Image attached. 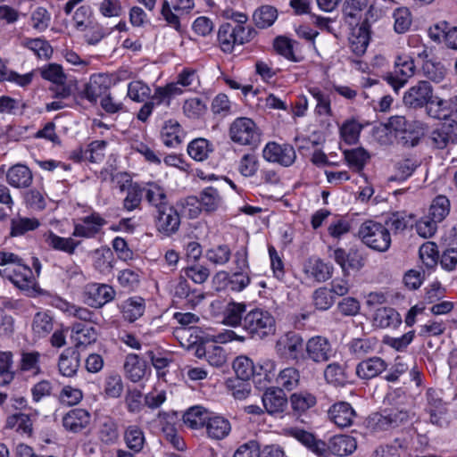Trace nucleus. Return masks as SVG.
<instances>
[{"instance_id": "f8f14e48", "label": "nucleus", "mask_w": 457, "mask_h": 457, "mask_svg": "<svg viewBox=\"0 0 457 457\" xmlns=\"http://www.w3.org/2000/svg\"><path fill=\"white\" fill-rule=\"evenodd\" d=\"M303 347L302 337L295 332H287L281 336L276 342L277 353L286 359L298 360Z\"/></svg>"}, {"instance_id": "680f3d73", "label": "nucleus", "mask_w": 457, "mask_h": 457, "mask_svg": "<svg viewBox=\"0 0 457 457\" xmlns=\"http://www.w3.org/2000/svg\"><path fill=\"white\" fill-rule=\"evenodd\" d=\"M422 72L428 79L434 83L443 82L446 75L445 66L432 60H427L423 62Z\"/></svg>"}, {"instance_id": "7ed1b4c3", "label": "nucleus", "mask_w": 457, "mask_h": 457, "mask_svg": "<svg viewBox=\"0 0 457 457\" xmlns=\"http://www.w3.org/2000/svg\"><path fill=\"white\" fill-rule=\"evenodd\" d=\"M255 34V29L251 26L225 23L219 29L218 41L224 53H232L236 46L250 42Z\"/></svg>"}, {"instance_id": "4d7b16f0", "label": "nucleus", "mask_w": 457, "mask_h": 457, "mask_svg": "<svg viewBox=\"0 0 457 457\" xmlns=\"http://www.w3.org/2000/svg\"><path fill=\"white\" fill-rule=\"evenodd\" d=\"M422 124L419 121H413L406 131H402L398 137L399 142L405 147H414L420 140Z\"/></svg>"}, {"instance_id": "5701e85b", "label": "nucleus", "mask_w": 457, "mask_h": 457, "mask_svg": "<svg viewBox=\"0 0 457 457\" xmlns=\"http://www.w3.org/2000/svg\"><path fill=\"white\" fill-rule=\"evenodd\" d=\"M333 258L345 274H347L350 270H359L364 265L363 258L358 251L351 250L346 253L344 249L337 248L333 253Z\"/></svg>"}, {"instance_id": "393cba45", "label": "nucleus", "mask_w": 457, "mask_h": 457, "mask_svg": "<svg viewBox=\"0 0 457 457\" xmlns=\"http://www.w3.org/2000/svg\"><path fill=\"white\" fill-rule=\"evenodd\" d=\"M119 309L125 320L134 322L143 316L145 311V302L140 296H131L121 302L119 304Z\"/></svg>"}, {"instance_id": "20e7f679", "label": "nucleus", "mask_w": 457, "mask_h": 457, "mask_svg": "<svg viewBox=\"0 0 457 457\" xmlns=\"http://www.w3.org/2000/svg\"><path fill=\"white\" fill-rule=\"evenodd\" d=\"M358 236L367 246L378 252H386L391 245L388 228L374 220H366L361 223Z\"/></svg>"}, {"instance_id": "6e6d98bb", "label": "nucleus", "mask_w": 457, "mask_h": 457, "mask_svg": "<svg viewBox=\"0 0 457 457\" xmlns=\"http://www.w3.org/2000/svg\"><path fill=\"white\" fill-rule=\"evenodd\" d=\"M447 106L448 100L432 96L429 103L426 107V111L428 115L434 119L447 120L450 113Z\"/></svg>"}, {"instance_id": "cd10ccee", "label": "nucleus", "mask_w": 457, "mask_h": 457, "mask_svg": "<svg viewBox=\"0 0 457 457\" xmlns=\"http://www.w3.org/2000/svg\"><path fill=\"white\" fill-rule=\"evenodd\" d=\"M370 37V24L365 21L359 27L353 29L350 38L352 51L358 56L362 55L369 46Z\"/></svg>"}, {"instance_id": "3c124183", "label": "nucleus", "mask_w": 457, "mask_h": 457, "mask_svg": "<svg viewBox=\"0 0 457 457\" xmlns=\"http://www.w3.org/2000/svg\"><path fill=\"white\" fill-rule=\"evenodd\" d=\"M98 436L106 445L116 443L119 439L117 422L111 418H106L100 425Z\"/></svg>"}, {"instance_id": "f704fd0d", "label": "nucleus", "mask_w": 457, "mask_h": 457, "mask_svg": "<svg viewBox=\"0 0 457 457\" xmlns=\"http://www.w3.org/2000/svg\"><path fill=\"white\" fill-rule=\"evenodd\" d=\"M44 240L52 249L69 254H73L79 245V242H76L71 237H62L52 231H48L44 235Z\"/></svg>"}, {"instance_id": "6e6552de", "label": "nucleus", "mask_w": 457, "mask_h": 457, "mask_svg": "<svg viewBox=\"0 0 457 457\" xmlns=\"http://www.w3.org/2000/svg\"><path fill=\"white\" fill-rule=\"evenodd\" d=\"M83 295L88 306L102 308L115 298L116 291L107 284L89 283L84 287Z\"/></svg>"}, {"instance_id": "2f4dec72", "label": "nucleus", "mask_w": 457, "mask_h": 457, "mask_svg": "<svg viewBox=\"0 0 457 457\" xmlns=\"http://www.w3.org/2000/svg\"><path fill=\"white\" fill-rule=\"evenodd\" d=\"M123 439L126 446L134 453H140L145 445V436L143 429L137 425H129L125 428Z\"/></svg>"}, {"instance_id": "e433bc0d", "label": "nucleus", "mask_w": 457, "mask_h": 457, "mask_svg": "<svg viewBox=\"0 0 457 457\" xmlns=\"http://www.w3.org/2000/svg\"><path fill=\"white\" fill-rule=\"evenodd\" d=\"M290 434L303 445L319 455L324 454L327 451L328 446L326 443L316 439L312 433L303 429L292 428L290 429Z\"/></svg>"}, {"instance_id": "864d4df0", "label": "nucleus", "mask_w": 457, "mask_h": 457, "mask_svg": "<svg viewBox=\"0 0 457 457\" xmlns=\"http://www.w3.org/2000/svg\"><path fill=\"white\" fill-rule=\"evenodd\" d=\"M40 225L36 218L17 217L11 221V235L12 237L24 235L26 232L35 230Z\"/></svg>"}, {"instance_id": "f3484780", "label": "nucleus", "mask_w": 457, "mask_h": 457, "mask_svg": "<svg viewBox=\"0 0 457 457\" xmlns=\"http://www.w3.org/2000/svg\"><path fill=\"white\" fill-rule=\"evenodd\" d=\"M142 192L146 202L151 207L154 208L155 212L171 205L165 188L156 182L146 183L143 187Z\"/></svg>"}, {"instance_id": "dca6fc26", "label": "nucleus", "mask_w": 457, "mask_h": 457, "mask_svg": "<svg viewBox=\"0 0 457 457\" xmlns=\"http://www.w3.org/2000/svg\"><path fill=\"white\" fill-rule=\"evenodd\" d=\"M307 356L315 362H325L332 355V347L328 340L322 337L310 338L305 345Z\"/></svg>"}, {"instance_id": "ea45409f", "label": "nucleus", "mask_w": 457, "mask_h": 457, "mask_svg": "<svg viewBox=\"0 0 457 457\" xmlns=\"http://www.w3.org/2000/svg\"><path fill=\"white\" fill-rule=\"evenodd\" d=\"M71 333L76 347L90 345L97 339L96 331L93 327H88L79 322L72 325Z\"/></svg>"}, {"instance_id": "4c0bfd02", "label": "nucleus", "mask_w": 457, "mask_h": 457, "mask_svg": "<svg viewBox=\"0 0 457 457\" xmlns=\"http://www.w3.org/2000/svg\"><path fill=\"white\" fill-rule=\"evenodd\" d=\"M300 378V371L296 368L289 366L278 372L276 383L282 391H292L299 386Z\"/></svg>"}, {"instance_id": "603ef678", "label": "nucleus", "mask_w": 457, "mask_h": 457, "mask_svg": "<svg viewBox=\"0 0 457 457\" xmlns=\"http://www.w3.org/2000/svg\"><path fill=\"white\" fill-rule=\"evenodd\" d=\"M324 377L328 383L336 386H345L348 380L345 368L337 362L330 363L326 367Z\"/></svg>"}, {"instance_id": "5fc2aeb1", "label": "nucleus", "mask_w": 457, "mask_h": 457, "mask_svg": "<svg viewBox=\"0 0 457 457\" xmlns=\"http://www.w3.org/2000/svg\"><path fill=\"white\" fill-rule=\"evenodd\" d=\"M106 145L107 142L104 140L93 141L85 151H81L79 160H88L94 163L102 162L104 158Z\"/></svg>"}, {"instance_id": "338daca9", "label": "nucleus", "mask_w": 457, "mask_h": 457, "mask_svg": "<svg viewBox=\"0 0 457 457\" xmlns=\"http://www.w3.org/2000/svg\"><path fill=\"white\" fill-rule=\"evenodd\" d=\"M259 170L258 157L252 153L245 154L238 162L237 170L245 177H253Z\"/></svg>"}, {"instance_id": "bf43d9fd", "label": "nucleus", "mask_w": 457, "mask_h": 457, "mask_svg": "<svg viewBox=\"0 0 457 457\" xmlns=\"http://www.w3.org/2000/svg\"><path fill=\"white\" fill-rule=\"evenodd\" d=\"M450 212V201L445 195H437L429 208V217L435 221L441 222Z\"/></svg>"}, {"instance_id": "c85d7f7f", "label": "nucleus", "mask_w": 457, "mask_h": 457, "mask_svg": "<svg viewBox=\"0 0 457 457\" xmlns=\"http://www.w3.org/2000/svg\"><path fill=\"white\" fill-rule=\"evenodd\" d=\"M205 428L208 437L214 440H221L229 434L231 425L224 417L211 412Z\"/></svg>"}, {"instance_id": "a18cd8bd", "label": "nucleus", "mask_w": 457, "mask_h": 457, "mask_svg": "<svg viewBox=\"0 0 457 457\" xmlns=\"http://www.w3.org/2000/svg\"><path fill=\"white\" fill-rule=\"evenodd\" d=\"M95 254V268L102 274L110 273L114 265V257L111 249L108 247H101L96 250Z\"/></svg>"}, {"instance_id": "052dcab7", "label": "nucleus", "mask_w": 457, "mask_h": 457, "mask_svg": "<svg viewBox=\"0 0 457 457\" xmlns=\"http://www.w3.org/2000/svg\"><path fill=\"white\" fill-rule=\"evenodd\" d=\"M222 203L218 190L212 187H206L200 194V204L206 212L216 211Z\"/></svg>"}, {"instance_id": "6ab92c4d", "label": "nucleus", "mask_w": 457, "mask_h": 457, "mask_svg": "<svg viewBox=\"0 0 457 457\" xmlns=\"http://www.w3.org/2000/svg\"><path fill=\"white\" fill-rule=\"evenodd\" d=\"M332 267L320 258L312 257L303 264V272L308 278L324 282L332 276Z\"/></svg>"}, {"instance_id": "0e129e2a", "label": "nucleus", "mask_w": 457, "mask_h": 457, "mask_svg": "<svg viewBox=\"0 0 457 457\" xmlns=\"http://www.w3.org/2000/svg\"><path fill=\"white\" fill-rule=\"evenodd\" d=\"M41 77L52 82L53 84H63L67 80V76L62 67L57 63H48L39 70Z\"/></svg>"}, {"instance_id": "423d86ee", "label": "nucleus", "mask_w": 457, "mask_h": 457, "mask_svg": "<svg viewBox=\"0 0 457 457\" xmlns=\"http://www.w3.org/2000/svg\"><path fill=\"white\" fill-rule=\"evenodd\" d=\"M415 70L412 56L408 54H402L395 58L394 72L386 74L385 79L397 93L405 86L408 79L414 75Z\"/></svg>"}, {"instance_id": "f257e3e1", "label": "nucleus", "mask_w": 457, "mask_h": 457, "mask_svg": "<svg viewBox=\"0 0 457 457\" xmlns=\"http://www.w3.org/2000/svg\"><path fill=\"white\" fill-rule=\"evenodd\" d=\"M228 137L240 146L256 149L262 142V130L252 119L238 117L229 124Z\"/></svg>"}, {"instance_id": "7c9ffc66", "label": "nucleus", "mask_w": 457, "mask_h": 457, "mask_svg": "<svg viewBox=\"0 0 457 457\" xmlns=\"http://www.w3.org/2000/svg\"><path fill=\"white\" fill-rule=\"evenodd\" d=\"M378 341L375 337L353 338L347 345L350 353L357 359L376 352Z\"/></svg>"}, {"instance_id": "4468645a", "label": "nucleus", "mask_w": 457, "mask_h": 457, "mask_svg": "<svg viewBox=\"0 0 457 457\" xmlns=\"http://www.w3.org/2000/svg\"><path fill=\"white\" fill-rule=\"evenodd\" d=\"M110 78L105 74H93L85 84L82 96L90 103H96L99 97L104 96L110 87Z\"/></svg>"}, {"instance_id": "4be33fe9", "label": "nucleus", "mask_w": 457, "mask_h": 457, "mask_svg": "<svg viewBox=\"0 0 457 457\" xmlns=\"http://www.w3.org/2000/svg\"><path fill=\"white\" fill-rule=\"evenodd\" d=\"M90 422V414L85 409H73L62 418L63 428L71 432L79 433L86 428Z\"/></svg>"}, {"instance_id": "c03bdc74", "label": "nucleus", "mask_w": 457, "mask_h": 457, "mask_svg": "<svg viewBox=\"0 0 457 457\" xmlns=\"http://www.w3.org/2000/svg\"><path fill=\"white\" fill-rule=\"evenodd\" d=\"M21 45L32 51L38 58L47 60L53 54L50 44L43 38H24Z\"/></svg>"}, {"instance_id": "69168bd1", "label": "nucleus", "mask_w": 457, "mask_h": 457, "mask_svg": "<svg viewBox=\"0 0 457 457\" xmlns=\"http://www.w3.org/2000/svg\"><path fill=\"white\" fill-rule=\"evenodd\" d=\"M92 9L89 5H81L72 13L71 21L79 31H85L91 25Z\"/></svg>"}, {"instance_id": "ddd939ff", "label": "nucleus", "mask_w": 457, "mask_h": 457, "mask_svg": "<svg viewBox=\"0 0 457 457\" xmlns=\"http://www.w3.org/2000/svg\"><path fill=\"white\" fill-rule=\"evenodd\" d=\"M106 223V220L100 213L93 212L81 218V223L75 224L72 236L93 238L100 233Z\"/></svg>"}, {"instance_id": "bb28decb", "label": "nucleus", "mask_w": 457, "mask_h": 457, "mask_svg": "<svg viewBox=\"0 0 457 457\" xmlns=\"http://www.w3.org/2000/svg\"><path fill=\"white\" fill-rule=\"evenodd\" d=\"M8 184L16 188L29 187L33 180L31 170L25 165L16 164L6 172Z\"/></svg>"}, {"instance_id": "a878e982", "label": "nucleus", "mask_w": 457, "mask_h": 457, "mask_svg": "<svg viewBox=\"0 0 457 457\" xmlns=\"http://www.w3.org/2000/svg\"><path fill=\"white\" fill-rule=\"evenodd\" d=\"M387 368L386 362L380 357H370L361 362L356 366V374L361 379L373 378Z\"/></svg>"}, {"instance_id": "2eb2a0df", "label": "nucleus", "mask_w": 457, "mask_h": 457, "mask_svg": "<svg viewBox=\"0 0 457 457\" xmlns=\"http://www.w3.org/2000/svg\"><path fill=\"white\" fill-rule=\"evenodd\" d=\"M123 370L126 378L133 383L142 381L150 370L146 361L136 353L126 356Z\"/></svg>"}, {"instance_id": "1a4fd4ad", "label": "nucleus", "mask_w": 457, "mask_h": 457, "mask_svg": "<svg viewBox=\"0 0 457 457\" xmlns=\"http://www.w3.org/2000/svg\"><path fill=\"white\" fill-rule=\"evenodd\" d=\"M262 157L269 162L289 167L295 162L296 154L295 148L289 144L269 142L262 150Z\"/></svg>"}, {"instance_id": "f03ea898", "label": "nucleus", "mask_w": 457, "mask_h": 457, "mask_svg": "<svg viewBox=\"0 0 457 457\" xmlns=\"http://www.w3.org/2000/svg\"><path fill=\"white\" fill-rule=\"evenodd\" d=\"M243 328L254 339H263L276 332V320L272 314L256 308L245 314Z\"/></svg>"}, {"instance_id": "b1692460", "label": "nucleus", "mask_w": 457, "mask_h": 457, "mask_svg": "<svg viewBox=\"0 0 457 457\" xmlns=\"http://www.w3.org/2000/svg\"><path fill=\"white\" fill-rule=\"evenodd\" d=\"M79 365L80 354L74 349L67 348L59 356L58 370L64 377H74L77 374Z\"/></svg>"}, {"instance_id": "79ce46f5", "label": "nucleus", "mask_w": 457, "mask_h": 457, "mask_svg": "<svg viewBox=\"0 0 457 457\" xmlns=\"http://www.w3.org/2000/svg\"><path fill=\"white\" fill-rule=\"evenodd\" d=\"M310 95L315 99V114L319 116H332L331 101L328 95H326L320 87H312L308 89Z\"/></svg>"}, {"instance_id": "473e14b6", "label": "nucleus", "mask_w": 457, "mask_h": 457, "mask_svg": "<svg viewBox=\"0 0 457 457\" xmlns=\"http://www.w3.org/2000/svg\"><path fill=\"white\" fill-rule=\"evenodd\" d=\"M400 314L393 308H378L373 317V325L380 328H396L401 324Z\"/></svg>"}, {"instance_id": "a19ab883", "label": "nucleus", "mask_w": 457, "mask_h": 457, "mask_svg": "<svg viewBox=\"0 0 457 457\" xmlns=\"http://www.w3.org/2000/svg\"><path fill=\"white\" fill-rule=\"evenodd\" d=\"M292 410L298 413L303 414L311 408L314 407L317 403L316 396L307 391H301L294 393L289 398Z\"/></svg>"}, {"instance_id": "39448f33", "label": "nucleus", "mask_w": 457, "mask_h": 457, "mask_svg": "<svg viewBox=\"0 0 457 457\" xmlns=\"http://www.w3.org/2000/svg\"><path fill=\"white\" fill-rule=\"evenodd\" d=\"M410 420V413L404 408H390L383 412L371 414L368 420V427L374 432L386 431L395 428L407 423Z\"/></svg>"}, {"instance_id": "412c9836", "label": "nucleus", "mask_w": 457, "mask_h": 457, "mask_svg": "<svg viewBox=\"0 0 457 457\" xmlns=\"http://www.w3.org/2000/svg\"><path fill=\"white\" fill-rule=\"evenodd\" d=\"M430 139L439 149L446 147L448 144L457 143V122L442 124L432 131Z\"/></svg>"}, {"instance_id": "c9c22d12", "label": "nucleus", "mask_w": 457, "mask_h": 457, "mask_svg": "<svg viewBox=\"0 0 457 457\" xmlns=\"http://www.w3.org/2000/svg\"><path fill=\"white\" fill-rule=\"evenodd\" d=\"M357 447L355 439L346 435L335 436L329 443V451L338 456L351 454Z\"/></svg>"}, {"instance_id": "0eeeda50", "label": "nucleus", "mask_w": 457, "mask_h": 457, "mask_svg": "<svg viewBox=\"0 0 457 457\" xmlns=\"http://www.w3.org/2000/svg\"><path fill=\"white\" fill-rule=\"evenodd\" d=\"M154 221L156 231L169 237L179 231L181 219L177 209L171 204L169 207L155 212Z\"/></svg>"}, {"instance_id": "aec40b11", "label": "nucleus", "mask_w": 457, "mask_h": 457, "mask_svg": "<svg viewBox=\"0 0 457 457\" xmlns=\"http://www.w3.org/2000/svg\"><path fill=\"white\" fill-rule=\"evenodd\" d=\"M328 417L339 428H346L353 424L355 418V411L352 406L345 402L334 403L328 411Z\"/></svg>"}, {"instance_id": "37998d69", "label": "nucleus", "mask_w": 457, "mask_h": 457, "mask_svg": "<svg viewBox=\"0 0 457 457\" xmlns=\"http://www.w3.org/2000/svg\"><path fill=\"white\" fill-rule=\"evenodd\" d=\"M245 312V304L243 303L230 302L223 312V323L228 326L237 327L243 324L242 316Z\"/></svg>"}, {"instance_id": "a211bd4d", "label": "nucleus", "mask_w": 457, "mask_h": 457, "mask_svg": "<svg viewBox=\"0 0 457 457\" xmlns=\"http://www.w3.org/2000/svg\"><path fill=\"white\" fill-rule=\"evenodd\" d=\"M265 411L271 415L284 412L287 406V398L279 388H269L262 397Z\"/></svg>"}, {"instance_id": "49530a36", "label": "nucleus", "mask_w": 457, "mask_h": 457, "mask_svg": "<svg viewBox=\"0 0 457 457\" xmlns=\"http://www.w3.org/2000/svg\"><path fill=\"white\" fill-rule=\"evenodd\" d=\"M212 150L210 142L204 138H196L190 142L187 146L188 154L197 162L206 160Z\"/></svg>"}, {"instance_id": "8fccbe9b", "label": "nucleus", "mask_w": 457, "mask_h": 457, "mask_svg": "<svg viewBox=\"0 0 457 457\" xmlns=\"http://www.w3.org/2000/svg\"><path fill=\"white\" fill-rule=\"evenodd\" d=\"M40 353L38 352H23L19 363V370L21 372H29L33 376L40 374L39 365Z\"/></svg>"}, {"instance_id": "9b49d317", "label": "nucleus", "mask_w": 457, "mask_h": 457, "mask_svg": "<svg viewBox=\"0 0 457 457\" xmlns=\"http://www.w3.org/2000/svg\"><path fill=\"white\" fill-rule=\"evenodd\" d=\"M433 96V87L429 82L420 80L404 92L403 102L405 106L413 109L427 107Z\"/></svg>"}, {"instance_id": "09e8293b", "label": "nucleus", "mask_w": 457, "mask_h": 457, "mask_svg": "<svg viewBox=\"0 0 457 457\" xmlns=\"http://www.w3.org/2000/svg\"><path fill=\"white\" fill-rule=\"evenodd\" d=\"M205 257L216 266H224L231 258V250L228 245H219L208 249Z\"/></svg>"}, {"instance_id": "774afa93", "label": "nucleus", "mask_w": 457, "mask_h": 457, "mask_svg": "<svg viewBox=\"0 0 457 457\" xmlns=\"http://www.w3.org/2000/svg\"><path fill=\"white\" fill-rule=\"evenodd\" d=\"M361 125L355 120H345L340 127L342 139L348 145L355 144L360 137Z\"/></svg>"}, {"instance_id": "13d9d810", "label": "nucleus", "mask_w": 457, "mask_h": 457, "mask_svg": "<svg viewBox=\"0 0 457 457\" xmlns=\"http://www.w3.org/2000/svg\"><path fill=\"white\" fill-rule=\"evenodd\" d=\"M12 353L0 352V386L9 385L14 378Z\"/></svg>"}, {"instance_id": "58836bf2", "label": "nucleus", "mask_w": 457, "mask_h": 457, "mask_svg": "<svg viewBox=\"0 0 457 457\" xmlns=\"http://www.w3.org/2000/svg\"><path fill=\"white\" fill-rule=\"evenodd\" d=\"M211 411L202 406H194L183 415L184 423L193 429L205 427Z\"/></svg>"}, {"instance_id": "9d476101", "label": "nucleus", "mask_w": 457, "mask_h": 457, "mask_svg": "<svg viewBox=\"0 0 457 457\" xmlns=\"http://www.w3.org/2000/svg\"><path fill=\"white\" fill-rule=\"evenodd\" d=\"M0 275L7 278L15 287L23 291H30L37 284L32 270L21 262L10 270L9 268L1 269Z\"/></svg>"}, {"instance_id": "c756f323", "label": "nucleus", "mask_w": 457, "mask_h": 457, "mask_svg": "<svg viewBox=\"0 0 457 457\" xmlns=\"http://www.w3.org/2000/svg\"><path fill=\"white\" fill-rule=\"evenodd\" d=\"M102 388L104 398H120L124 392L122 377L116 371L107 372L104 378Z\"/></svg>"}, {"instance_id": "de8ad7c7", "label": "nucleus", "mask_w": 457, "mask_h": 457, "mask_svg": "<svg viewBox=\"0 0 457 457\" xmlns=\"http://www.w3.org/2000/svg\"><path fill=\"white\" fill-rule=\"evenodd\" d=\"M278 18V11L271 5H262L253 13V21L259 28L265 29L271 26Z\"/></svg>"}, {"instance_id": "e2e57ef3", "label": "nucleus", "mask_w": 457, "mask_h": 457, "mask_svg": "<svg viewBox=\"0 0 457 457\" xmlns=\"http://www.w3.org/2000/svg\"><path fill=\"white\" fill-rule=\"evenodd\" d=\"M54 328L53 319L46 312H37L32 323V329L37 337H46Z\"/></svg>"}, {"instance_id": "72a5a7b5", "label": "nucleus", "mask_w": 457, "mask_h": 457, "mask_svg": "<svg viewBox=\"0 0 457 457\" xmlns=\"http://www.w3.org/2000/svg\"><path fill=\"white\" fill-rule=\"evenodd\" d=\"M162 140L166 146L176 147L182 143L183 131L177 120H170L164 123L161 132Z\"/></svg>"}]
</instances>
